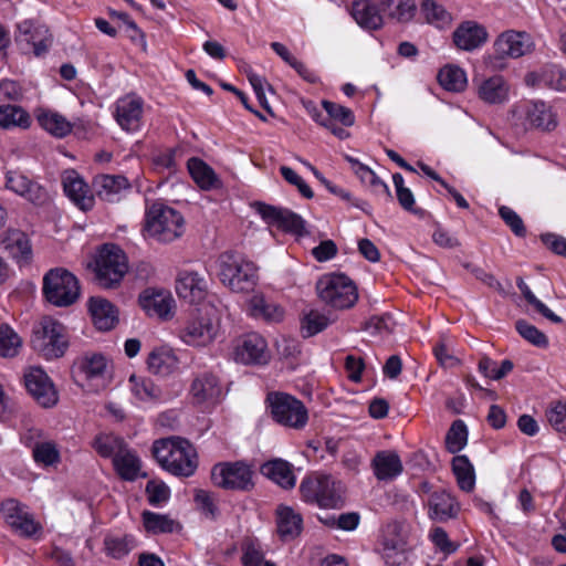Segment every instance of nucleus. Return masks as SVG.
I'll return each mask as SVG.
<instances>
[{"label":"nucleus","mask_w":566,"mask_h":566,"mask_svg":"<svg viewBox=\"0 0 566 566\" xmlns=\"http://www.w3.org/2000/svg\"><path fill=\"white\" fill-rule=\"evenodd\" d=\"M321 302L327 310L321 312V332L339 318V312L352 308L358 301L355 282L344 273L321 276Z\"/></svg>","instance_id":"nucleus-1"},{"label":"nucleus","mask_w":566,"mask_h":566,"mask_svg":"<svg viewBox=\"0 0 566 566\" xmlns=\"http://www.w3.org/2000/svg\"><path fill=\"white\" fill-rule=\"evenodd\" d=\"M153 453L165 470L177 476H191L198 467L196 449L179 437L155 441Z\"/></svg>","instance_id":"nucleus-2"},{"label":"nucleus","mask_w":566,"mask_h":566,"mask_svg":"<svg viewBox=\"0 0 566 566\" xmlns=\"http://www.w3.org/2000/svg\"><path fill=\"white\" fill-rule=\"evenodd\" d=\"M221 336V317L216 310L198 311L177 329L179 340L193 348H206Z\"/></svg>","instance_id":"nucleus-3"},{"label":"nucleus","mask_w":566,"mask_h":566,"mask_svg":"<svg viewBox=\"0 0 566 566\" xmlns=\"http://www.w3.org/2000/svg\"><path fill=\"white\" fill-rule=\"evenodd\" d=\"M218 277L234 293H249L259 281L258 266L247 259L233 253H222L218 261Z\"/></svg>","instance_id":"nucleus-4"},{"label":"nucleus","mask_w":566,"mask_h":566,"mask_svg":"<svg viewBox=\"0 0 566 566\" xmlns=\"http://www.w3.org/2000/svg\"><path fill=\"white\" fill-rule=\"evenodd\" d=\"M185 220L181 213L161 202L147 207L144 232L149 238L168 243L182 235Z\"/></svg>","instance_id":"nucleus-5"},{"label":"nucleus","mask_w":566,"mask_h":566,"mask_svg":"<svg viewBox=\"0 0 566 566\" xmlns=\"http://www.w3.org/2000/svg\"><path fill=\"white\" fill-rule=\"evenodd\" d=\"M95 281L104 289L117 285L127 272V259L124 251L114 244H104L91 264Z\"/></svg>","instance_id":"nucleus-6"},{"label":"nucleus","mask_w":566,"mask_h":566,"mask_svg":"<svg viewBox=\"0 0 566 566\" xmlns=\"http://www.w3.org/2000/svg\"><path fill=\"white\" fill-rule=\"evenodd\" d=\"M43 294L55 306H70L80 296L78 281L65 269H51L43 277Z\"/></svg>","instance_id":"nucleus-7"},{"label":"nucleus","mask_w":566,"mask_h":566,"mask_svg":"<svg viewBox=\"0 0 566 566\" xmlns=\"http://www.w3.org/2000/svg\"><path fill=\"white\" fill-rule=\"evenodd\" d=\"M272 418L281 426L303 429L308 421V412L304 403L290 394L274 391L268 394Z\"/></svg>","instance_id":"nucleus-8"},{"label":"nucleus","mask_w":566,"mask_h":566,"mask_svg":"<svg viewBox=\"0 0 566 566\" xmlns=\"http://www.w3.org/2000/svg\"><path fill=\"white\" fill-rule=\"evenodd\" d=\"M226 396L227 390L216 373L203 370L193 375L189 387L192 405L209 410L221 403Z\"/></svg>","instance_id":"nucleus-9"},{"label":"nucleus","mask_w":566,"mask_h":566,"mask_svg":"<svg viewBox=\"0 0 566 566\" xmlns=\"http://www.w3.org/2000/svg\"><path fill=\"white\" fill-rule=\"evenodd\" d=\"M31 342L33 348L46 359L63 356L67 348L64 326L50 317L41 321L33 332Z\"/></svg>","instance_id":"nucleus-10"},{"label":"nucleus","mask_w":566,"mask_h":566,"mask_svg":"<svg viewBox=\"0 0 566 566\" xmlns=\"http://www.w3.org/2000/svg\"><path fill=\"white\" fill-rule=\"evenodd\" d=\"M0 514L6 524L21 537L31 538L42 533V525L28 506L15 499H7L0 504Z\"/></svg>","instance_id":"nucleus-11"},{"label":"nucleus","mask_w":566,"mask_h":566,"mask_svg":"<svg viewBox=\"0 0 566 566\" xmlns=\"http://www.w3.org/2000/svg\"><path fill=\"white\" fill-rule=\"evenodd\" d=\"M252 470L243 462L219 463L212 468L214 485L226 490L249 491L253 488Z\"/></svg>","instance_id":"nucleus-12"},{"label":"nucleus","mask_w":566,"mask_h":566,"mask_svg":"<svg viewBox=\"0 0 566 566\" xmlns=\"http://www.w3.org/2000/svg\"><path fill=\"white\" fill-rule=\"evenodd\" d=\"M74 373L95 390L104 389L112 376L109 363L102 354H86L74 365Z\"/></svg>","instance_id":"nucleus-13"},{"label":"nucleus","mask_w":566,"mask_h":566,"mask_svg":"<svg viewBox=\"0 0 566 566\" xmlns=\"http://www.w3.org/2000/svg\"><path fill=\"white\" fill-rule=\"evenodd\" d=\"M4 187L24 200L35 206H42L49 200L48 191L38 181L20 170H8L4 176Z\"/></svg>","instance_id":"nucleus-14"},{"label":"nucleus","mask_w":566,"mask_h":566,"mask_svg":"<svg viewBox=\"0 0 566 566\" xmlns=\"http://www.w3.org/2000/svg\"><path fill=\"white\" fill-rule=\"evenodd\" d=\"M533 49L531 36L526 32H518L509 30L499 35L494 42V60H503L505 57L517 59ZM494 66H502V64L494 62Z\"/></svg>","instance_id":"nucleus-15"},{"label":"nucleus","mask_w":566,"mask_h":566,"mask_svg":"<svg viewBox=\"0 0 566 566\" xmlns=\"http://www.w3.org/2000/svg\"><path fill=\"white\" fill-rule=\"evenodd\" d=\"M15 42L25 52L32 50L35 56H41L48 52L51 36L44 25L36 24L31 20H24L17 25Z\"/></svg>","instance_id":"nucleus-16"},{"label":"nucleus","mask_w":566,"mask_h":566,"mask_svg":"<svg viewBox=\"0 0 566 566\" xmlns=\"http://www.w3.org/2000/svg\"><path fill=\"white\" fill-rule=\"evenodd\" d=\"M144 101L136 94H127L115 103L114 116L119 127L127 133H136L143 126Z\"/></svg>","instance_id":"nucleus-17"},{"label":"nucleus","mask_w":566,"mask_h":566,"mask_svg":"<svg viewBox=\"0 0 566 566\" xmlns=\"http://www.w3.org/2000/svg\"><path fill=\"white\" fill-rule=\"evenodd\" d=\"M24 385L29 394L41 406L49 408L57 402L54 385L42 368H28L24 373Z\"/></svg>","instance_id":"nucleus-18"},{"label":"nucleus","mask_w":566,"mask_h":566,"mask_svg":"<svg viewBox=\"0 0 566 566\" xmlns=\"http://www.w3.org/2000/svg\"><path fill=\"white\" fill-rule=\"evenodd\" d=\"M258 212L270 226L276 227L285 232L302 237L306 233L303 219L296 213L274 206L260 203Z\"/></svg>","instance_id":"nucleus-19"},{"label":"nucleus","mask_w":566,"mask_h":566,"mask_svg":"<svg viewBox=\"0 0 566 566\" xmlns=\"http://www.w3.org/2000/svg\"><path fill=\"white\" fill-rule=\"evenodd\" d=\"M270 356L265 338L258 333L244 335L234 348L235 360L245 365L266 364Z\"/></svg>","instance_id":"nucleus-20"},{"label":"nucleus","mask_w":566,"mask_h":566,"mask_svg":"<svg viewBox=\"0 0 566 566\" xmlns=\"http://www.w3.org/2000/svg\"><path fill=\"white\" fill-rule=\"evenodd\" d=\"M382 558L389 566H402L407 562V541L397 523L388 524L385 530Z\"/></svg>","instance_id":"nucleus-21"},{"label":"nucleus","mask_w":566,"mask_h":566,"mask_svg":"<svg viewBox=\"0 0 566 566\" xmlns=\"http://www.w3.org/2000/svg\"><path fill=\"white\" fill-rule=\"evenodd\" d=\"M321 105L328 115V118L324 123H321V125L337 138L347 139L350 134L346 128L355 124V115L353 111L346 106L329 101H322Z\"/></svg>","instance_id":"nucleus-22"},{"label":"nucleus","mask_w":566,"mask_h":566,"mask_svg":"<svg viewBox=\"0 0 566 566\" xmlns=\"http://www.w3.org/2000/svg\"><path fill=\"white\" fill-rule=\"evenodd\" d=\"M428 517L431 521L444 523L455 518L460 512V503L446 490L433 491L427 501Z\"/></svg>","instance_id":"nucleus-23"},{"label":"nucleus","mask_w":566,"mask_h":566,"mask_svg":"<svg viewBox=\"0 0 566 566\" xmlns=\"http://www.w3.org/2000/svg\"><path fill=\"white\" fill-rule=\"evenodd\" d=\"M247 313L250 317L266 324H279L285 317L283 306L266 298L262 293H255L248 300Z\"/></svg>","instance_id":"nucleus-24"},{"label":"nucleus","mask_w":566,"mask_h":566,"mask_svg":"<svg viewBox=\"0 0 566 566\" xmlns=\"http://www.w3.org/2000/svg\"><path fill=\"white\" fill-rule=\"evenodd\" d=\"M65 195L82 210H90L94 206V196L88 185L75 170H65L62 175Z\"/></svg>","instance_id":"nucleus-25"},{"label":"nucleus","mask_w":566,"mask_h":566,"mask_svg":"<svg viewBox=\"0 0 566 566\" xmlns=\"http://www.w3.org/2000/svg\"><path fill=\"white\" fill-rule=\"evenodd\" d=\"M0 245L18 263L27 264L32 259V245L28 234L18 229H8Z\"/></svg>","instance_id":"nucleus-26"},{"label":"nucleus","mask_w":566,"mask_h":566,"mask_svg":"<svg viewBox=\"0 0 566 566\" xmlns=\"http://www.w3.org/2000/svg\"><path fill=\"white\" fill-rule=\"evenodd\" d=\"M525 83L533 87H547L566 92V70L557 64H547L539 71L526 74Z\"/></svg>","instance_id":"nucleus-27"},{"label":"nucleus","mask_w":566,"mask_h":566,"mask_svg":"<svg viewBox=\"0 0 566 566\" xmlns=\"http://www.w3.org/2000/svg\"><path fill=\"white\" fill-rule=\"evenodd\" d=\"M348 12L363 29L378 30L384 24L381 8L371 0H355L348 7Z\"/></svg>","instance_id":"nucleus-28"},{"label":"nucleus","mask_w":566,"mask_h":566,"mask_svg":"<svg viewBox=\"0 0 566 566\" xmlns=\"http://www.w3.org/2000/svg\"><path fill=\"white\" fill-rule=\"evenodd\" d=\"M93 188L101 200L117 202L129 189V182L122 175H98L93 180Z\"/></svg>","instance_id":"nucleus-29"},{"label":"nucleus","mask_w":566,"mask_h":566,"mask_svg":"<svg viewBox=\"0 0 566 566\" xmlns=\"http://www.w3.org/2000/svg\"><path fill=\"white\" fill-rule=\"evenodd\" d=\"M178 296L190 304H197L205 300L208 285L203 277L196 272H182L176 283Z\"/></svg>","instance_id":"nucleus-30"},{"label":"nucleus","mask_w":566,"mask_h":566,"mask_svg":"<svg viewBox=\"0 0 566 566\" xmlns=\"http://www.w3.org/2000/svg\"><path fill=\"white\" fill-rule=\"evenodd\" d=\"M139 304L149 316L167 319L171 316L174 298L164 291L146 290L139 296Z\"/></svg>","instance_id":"nucleus-31"},{"label":"nucleus","mask_w":566,"mask_h":566,"mask_svg":"<svg viewBox=\"0 0 566 566\" xmlns=\"http://www.w3.org/2000/svg\"><path fill=\"white\" fill-rule=\"evenodd\" d=\"M488 40V32L484 27L473 21L461 23L453 32V42L457 48L464 51H472L481 46Z\"/></svg>","instance_id":"nucleus-32"},{"label":"nucleus","mask_w":566,"mask_h":566,"mask_svg":"<svg viewBox=\"0 0 566 566\" xmlns=\"http://www.w3.org/2000/svg\"><path fill=\"white\" fill-rule=\"evenodd\" d=\"M481 101L490 105H500L509 101L510 86L501 75L482 80L476 88Z\"/></svg>","instance_id":"nucleus-33"},{"label":"nucleus","mask_w":566,"mask_h":566,"mask_svg":"<svg viewBox=\"0 0 566 566\" xmlns=\"http://www.w3.org/2000/svg\"><path fill=\"white\" fill-rule=\"evenodd\" d=\"M260 472L283 489H293L296 483V476L291 463L283 459H273L263 463Z\"/></svg>","instance_id":"nucleus-34"},{"label":"nucleus","mask_w":566,"mask_h":566,"mask_svg":"<svg viewBox=\"0 0 566 566\" xmlns=\"http://www.w3.org/2000/svg\"><path fill=\"white\" fill-rule=\"evenodd\" d=\"M526 124L541 130H552L557 126L556 115L544 102H528L525 105Z\"/></svg>","instance_id":"nucleus-35"},{"label":"nucleus","mask_w":566,"mask_h":566,"mask_svg":"<svg viewBox=\"0 0 566 566\" xmlns=\"http://www.w3.org/2000/svg\"><path fill=\"white\" fill-rule=\"evenodd\" d=\"M88 310L94 325L99 331L112 329L118 321L117 310L105 298L91 297L88 302Z\"/></svg>","instance_id":"nucleus-36"},{"label":"nucleus","mask_w":566,"mask_h":566,"mask_svg":"<svg viewBox=\"0 0 566 566\" xmlns=\"http://www.w3.org/2000/svg\"><path fill=\"white\" fill-rule=\"evenodd\" d=\"M179 359L175 352L166 346L153 349L147 358L148 369L159 376H168L178 369Z\"/></svg>","instance_id":"nucleus-37"},{"label":"nucleus","mask_w":566,"mask_h":566,"mask_svg":"<svg viewBox=\"0 0 566 566\" xmlns=\"http://www.w3.org/2000/svg\"><path fill=\"white\" fill-rule=\"evenodd\" d=\"M39 125L52 136L62 138L72 132L73 125L63 115L48 108L34 112Z\"/></svg>","instance_id":"nucleus-38"},{"label":"nucleus","mask_w":566,"mask_h":566,"mask_svg":"<svg viewBox=\"0 0 566 566\" xmlns=\"http://www.w3.org/2000/svg\"><path fill=\"white\" fill-rule=\"evenodd\" d=\"M373 468L376 478L380 481L397 478L403 469L399 455L394 451L378 452L373 460Z\"/></svg>","instance_id":"nucleus-39"},{"label":"nucleus","mask_w":566,"mask_h":566,"mask_svg":"<svg viewBox=\"0 0 566 566\" xmlns=\"http://www.w3.org/2000/svg\"><path fill=\"white\" fill-rule=\"evenodd\" d=\"M187 168L193 181L203 190L218 188L221 185L214 170L197 157L188 160Z\"/></svg>","instance_id":"nucleus-40"},{"label":"nucleus","mask_w":566,"mask_h":566,"mask_svg":"<svg viewBox=\"0 0 566 566\" xmlns=\"http://www.w3.org/2000/svg\"><path fill=\"white\" fill-rule=\"evenodd\" d=\"M277 533L283 541H291L302 531V517L289 506H280L276 516Z\"/></svg>","instance_id":"nucleus-41"},{"label":"nucleus","mask_w":566,"mask_h":566,"mask_svg":"<svg viewBox=\"0 0 566 566\" xmlns=\"http://www.w3.org/2000/svg\"><path fill=\"white\" fill-rule=\"evenodd\" d=\"M113 464L118 475L127 481H134L140 476L142 463L137 454L127 446L115 455Z\"/></svg>","instance_id":"nucleus-42"},{"label":"nucleus","mask_w":566,"mask_h":566,"mask_svg":"<svg viewBox=\"0 0 566 566\" xmlns=\"http://www.w3.org/2000/svg\"><path fill=\"white\" fill-rule=\"evenodd\" d=\"M345 488L331 475H321V507L338 509L344 504Z\"/></svg>","instance_id":"nucleus-43"},{"label":"nucleus","mask_w":566,"mask_h":566,"mask_svg":"<svg viewBox=\"0 0 566 566\" xmlns=\"http://www.w3.org/2000/svg\"><path fill=\"white\" fill-rule=\"evenodd\" d=\"M31 126V117L29 113L19 105L0 106V127L4 129L22 128L27 129Z\"/></svg>","instance_id":"nucleus-44"},{"label":"nucleus","mask_w":566,"mask_h":566,"mask_svg":"<svg viewBox=\"0 0 566 566\" xmlns=\"http://www.w3.org/2000/svg\"><path fill=\"white\" fill-rule=\"evenodd\" d=\"M451 464L458 486L464 492L473 491L475 486V472L469 458L467 455H455Z\"/></svg>","instance_id":"nucleus-45"},{"label":"nucleus","mask_w":566,"mask_h":566,"mask_svg":"<svg viewBox=\"0 0 566 566\" xmlns=\"http://www.w3.org/2000/svg\"><path fill=\"white\" fill-rule=\"evenodd\" d=\"M380 8L389 19L407 22L412 19L416 4L412 0H380Z\"/></svg>","instance_id":"nucleus-46"},{"label":"nucleus","mask_w":566,"mask_h":566,"mask_svg":"<svg viewBox=\"0 0 566 566\" xmlns=\"http://www.w3.org/2000/svg\"><path fill=\"white\" fill-rule=\"evenodd\" d=\"M136 546L133 535H107L104 539L105 553L115 559L127 556Z\"/></svg>","instance_id":"nucleus-47"},{"label":"nucleus","mask_w":566,"mask_h":566,"mask_svg":"<svg viewBox=\"0 0 566 566\" xmlns=\"http://www.w3.org/2000/svg\"><path fill=\"white\" fill-rule=\"evenodd\" d=\"M440 85L450 92H461L467 86L465 72L455 65H447L438 73Z\"/></svg>","instance_id":"nucleus-48"},{"label":"nucleus","mask_w":566,"mask_h":566,"mask_svg":"<svg viewBox=\"0 0 566 566\" xmlns=\"http://www.w3.org/2000/svg\"><path fill=\"white\" fill-rule=\"evenodd\" d=\"M93 449L103 458H113L126 447L124 440L113 433H98L93 443Z\"/></svg>","instance_id":"nucleus-49"},{"label":"nucleus","mask_w":566,"mask_h":566,"mask_svg":"<svg viewBox=\"0 0 566 566\" xmlns=\"http://www.w3.org/2000/svg\"><path fill=\"white\" fill-rule=\"evenodd\" d=\"M143 523L145 528L154 534L172 533L180 528L179 523L168 515L150 511H145L143 513Z\"/></svg>","instance_id":"nucleus-50"},{"label":"nucleus","mask_w":566,"mask_h":566,"mask_svg":"<svg viewBox=\"0 0 566 566\" xmlns=\"http://www.w3.org/2000/svg\"><path fill=\"white\" fill-rule=\"evenodd\" d=\"M128 384L133 396L140 401H151L159 397V388L147 377L133 374Z\"/></svg>","instance_id":"nucleus-51"},{"label":"nucleus","mask_w":566,"mask_h":566,"mask_svg":"<svg viewBox=\"0 0 566 566\" xmlns=\"http://www.w3.org/2000/svg\"><path fill=\"white\" fill-rule=\"evenodd\" d=\"M193 501L196 509L200 514L210 521H216L220 515L218 496L207 490L198 489L195 491Z\"/></svg>","instance_id":"nucleus-52"},{"label":"nucleus","mask_w":566,"mask_h":566,"mask_svg":"<svg viewBox=\"0 0 566 566\" xmlns=\"http://www.w3.org/2000/svg\"><path fill=\"white\" fill-rule=\"evenodd\" d=\"M421 13L428 23L437 28H444L451 23V14L436 0H423Z\"/></svg>","instance_id":"nucleus-53"},{"label":"nucleus","mask_w":566,"mask_h":566,"mask_svg":"<svg viewBox=\"0 0 566 566\" xmlns=\"http://www.w3.org/2000/svg\"><path fill=\"white\" fill-rule=\"evenodd\" d=\"M22 339L8 324L0 325V356L11 358L19 354Z\"/></svg>","instance_id":"nucleus-54"},{"label":"nucleus","mask_w":566,"mask_h":566,"mask_svg":"<svg viewBox=\"0 0 566 566\" xmlns=\"http://www.w3.org/2000/svg\"><path fill=\"white\" fill-rule=\"evenodd\" d=\"M468 443V429L462 420H455L451 424L447 437L446 447L450 453H458Z\"/></svg>","instance_id":"nucleus-55"},{"label":"nucleus","mask_w":566,"mask_h":566,"mask_svg":"<svg viewBox=\"0 0 566 566\" xmlns=\"http://www.w3.org/2000/svg\"><path fill=\"white\" fill-rule=\"evenodd\" d=\"M36 463L49 467L60 462V452L52 441L36 442L32 449Z\"/></svg>","instance_id":"nucleus-56"},{"label":"nucleus","mask_w":566,"mask_h":566,"mask_svg":"<svg viewBox=\"0 0 566 566\" xmlns=\"http://www.w3.org/2000/svg\"><path fill=\"white\" fill-rule=\"evenodd\" d=\"M516 285L525 300L534 306V308L542 314L545 318L549 319L553 323H562L563 319L560 316L553 313L542 301H539L534 293L531 291L528 285L524 282L522 277L516 280Z\"/></svg>","instance_id":"nucleus-57"},{"label":"nucleus","mask_w":566,"mask_h":566,"mask_svg":"<svg viewBox=\"0 0 566 566\" xmlns=\"http://www.w3.org/2000/svg\"><path fill=\"white\" fill-rule=\"evenodd\" d=\"M392 325L390 314L374 315L364 323L361 329L370 337H378L389 334Z\"/></svg>","instance_id":"nucleus-58"},{"label":"nucleus","mask_w":566,"mask_h":566,"mask_svg":"<svg viewBox=\"0 0 566 566\" xmlns=\"http://www.w3.org/2000/svg\"><path fill=\"white\" fill-rule=\"evenodd\" d=\"M515 328L518 334L534 346L545 348L548 345V338L536 326L530 324L524 319H518L515 323Z\"/></svg>","instance_id":"nucleus-59"},{"label":"nucleus","mask_w":566,"mask_h":566,"mask_svg":"<svg viewBox=\"0 0 566 566\" xmlns=\"http://www.w3.org/2000/svg\"><path fill=\"white\" fill-rule=\"evenodd\" d=\"M178 149L168 148L153 157L154 169L158 172L172 174L177 170L176 155Z\"/></svg>","instance_id":"nucleus-60"},{"label":"nucleus","mask_w":566,"mask_h":566,"mask_svg":"<svg viewBox=\"0 0 566 566\" xmlns=\"http://www.w3.org/2000/svg\"><path fill=\"white\" fill-rule=\"evenodd\" d=\"M360 181L365 185H368L370 186L371 188H374V190L376 192H382L385 193L387 197H391V193H390V190H389V187L387 186V184H385L377 175L376 172L370 169L368 166H365V167H358V171H357V175H356Z\"/></svg>","instance_id":"nucleus-61"},{"label":"nucleus","mask_w":566,"mask_h":566,"mask_svg":"<svg viewBox=\"0 0 566 566\" xmlns=\"http://www.w3.org/2000/svg\"><path fill=\"white\" fill-rule=\"evenodd\" d=\"M148 502L153 506H160L169 500L170 490L164 482L149 481L146 485Z\"/></svg>","instance_id":"nucleus-62"},{"label":"nucleus","mask_w":566,"mask_h":566,"mask_svg":"<svg viewBox=\"0 0 566 566\" xmlns=\"http://www.w3.org/2000/svg\"><path fill=\"white\" fill-rule=\"evenodd\" d=\"M242 551L243 566H264V554L259 544L248 541L243 544Z\"/></svg>","instance_id":"nucleus-63"},{"label":"nucleus","mask_w":566,"mask_h":566,"mask_svg":"<svg viewBox=\"0 0 566 566\" xmlns=\"http://www.w3.org/2000/svg\"><path fill=\"white\" fill-rule=\"evenodd\" d=\"M546 418L556 431L566 433V402L558 401L548 408Z\"/></svg>","instance_id":"nucleus-64"}]
</instances>
